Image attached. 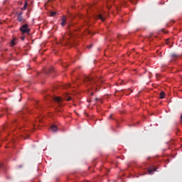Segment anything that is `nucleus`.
<instances>
[{"mask_svg": "<svg viewBox=\"0 0 182 182\" xmlns=\"http://www.w3.org/2000/svg\"><path fill=\"white\" fill-rule=\"evenodd\" d=\"M70 29V33H66L63 36L62 39H60V43L64 46L65 45H73L75 43V40L72 38V29H70V26H68Z\"/></svg>", "mask_w": 182, "mask_h": 182, "instance_id": "1", "label": "nucleus"}, {"mask_svg": "<svg viewBox=\"0 0 182 182\" xmlns=\"http://www.w3.org/2000/svg\"><path fill=\"white\" fill-rule=\"evenodd\" d=\"M96 82H97V80H93L92 78H90L89 77H85L84 78V83L87 86V85H93V83H94V86H99V84L96 83Z\"/></svg>", "mask_w": 182, "mask_h": 182, "instance_id": "2", "label": "nucleus"}, {"mask_svg": "<svg viewBox=\"0 0 182 182\" xmlns=\"http://www.w3.org/2000/svg\"><path fill=\"white\" fill-rule=\"evenodd\" d=\"M51 99H53L54 102H55L58 109L62 107V106H63L62 98H60L59 97H51Z\"/></svg>", "mask_w": 182, "mask_h": 182, "instance_id": "3", "label": "nucleus"}, {"mask_svg": "<svg viewBox=\"0 0 182 182\" xmlns=\"http://www.w3.org/2000/svg\"><path fill=\"white\" fill-rule=\"evenodd\" d=\"M28 24H23L21 28L20 31H22V33H29L31 32V29L28 28Z\"/></svg>", "mask_w": 182, "mask_h": 182, "instance_id": "4", "label": "nucleus"}, {"mask_svg": "<svg viewBox=\"0 0 182 182\" xmlns=\"http://www.w3.org/2000/svg\"><path fill=\"white\" fill-rule=\"evenodd\" d=\"M23 12H20L18 14L17 21L18 22H22V23H25V20L23 19V17L22 16Z\"/></svg>", "mask_w": 182, "mask_h": 182, "instance_id": "5", "label": "nucleus"}, {"mask_svg": "<svg viewBox=\"0 0 182 182\" xmlns=\"http://www.w3.org/2000/svg\"><path fill=\"white\" fill-rule=\"evenodd\" d=\"M171 60H176V59H177V58H178V55H177L176 53H172L171 55Z\"/></svg>", "mask_w": 182, "mask_h": 182, "instance_id": "6", "label": "nucleus"}, {"mask_svg": "<svg viewBox=\"0 0 182 182\" xmlns=\"http://www.w3.org/2000/svg\"><path fill=\"white\" fill-rule=\"evenodd\" d=\"M50 129L55 133L58 132V127L56 125H52Z\"/></svg>", "mask_w": 182, "mask_h": 182, "instance_id": "7", "label": "nucleus"}, {"mask_svg": "<svg viewBox=\"0 0 182 182\" xmlns=\"http://www.w3.org/2000/svg\"><path fill=\"white\" fill-rule=\"evenodd\" d=\"M97 18L98 19H100L102 22H105V19H106V18L103 16L102 14H98Z\"/></svg>", "mask_w": 182, "mask_h": 182, "instance_id": "8", "label": "nucleus"}, {"mask_svg": "<svg viewBox=\"0 0 182 182\" xmlns=\"http://www.w3.org/2000/svg\"><path fill=\"white\" fill-rule=\"evenodd\" d=\"M157 169L156 168H149L148 170V172H149V174H153V173H154V171H156Z\"/></svg>", "mask_w": 182, "mask_h": 182, "instance_id": "9", "label": "nucleus"}, {"mask_svg": "<svg viewBox=\"0 0 182 182\" xmlns=\"http://www.w3.org/2000/svg\"><path fill=\"white\" fill-rule=\"evenodd\" d=\"M65 23H66V17L63 16L62 18V22H61L62 26H65Z\"/></svg>", "mask_w": 182, "mask_h": 182, "instance_id": "10", "label": "nucleus"}, {"mask_svg": "<svg viewBox=\"0 0 182 182\" xmlns=\"http://www.w3.org/2000/svg\"><path fill=\"white\" fill-rule=\"evenodd\" d=\"M164 97H166V92H161L160 93V97H159V98H160V99H164Z\"/></svg>", "mask_w": 182, "mask_h": 182, "instance_id": "11", "label": "nucleus"}, {"mask_svg": "<svg viewBox=\"0 0 182 182\" xmlns=\"http://www.w3.org/2000/svg\"><path fill=\"white\" fill-rule=\"evenodd\" d=\"M16 45V43L15 42V38H14L11 41V44L10 46H15Z\"/></svg>", "mask_w": 182, "mask_h": 182, "instance_id": "12", "label": "nucleus"}, {"mask_svg": "<svg viewBox=\"0 0 182 182\" xmlns=\"http://www.w3.org/2000/svg\"><path fill=\"white\" fill-rule=\"evenodd\" d=\"M27 6H28V1H25V4H24V6H23L22 9L23 11H25V9H26Z\"/></svg>", "mask_w": 182, "mask_h": 182, "instance_id": "13", "label": "nucleus"}, {"mask_svg": "<svg viewBox=\"0 0 182 182\" xmlns=\"http://www.w3.org/2000/svg\"><path fill=\"white\" fill-rule=\"evenodd\" d=\"M65 100H67V102H70V100H72V97H70L69 96H66Z\"/></svg>", "mask_w": 182, "mask_h": 182, "instance_id": "14", "label": "nucleus"}, {"mask_svg": "<svg viewBox=\"0 0 182 182\" xmlns=\"http://www.w3.org/2000/svg\"><path fill=\"white\" fill-rule=\"evenodd\" d=\"M56 15V11H51L50 16H55Z\"/></svg>", "mask_w": 182, "mask_h": 182, "instance_id": "15", "label": "nucleus"}, {"mask_svg": "<svg viewBox=\"0 0 182 182\" xmlns=\"http://www.w3.org/2000/svg\"><path fill=\"white\" fill-rule=\"evenodd\" d=\"M2 167H4V165L2 164V163H0V168H2Z\"/></svg>", "mask_w": 182, "mask_h": 182, "instance_id": "16", "label": "nucleus"}, {"mask_svg": "<svg viewBox=\"0 0 182 182\" xmlns=\"http://www.w3.org/2000/svg\"><path fill=\"white\" fill-rule=\"evenodd\" d=\"M66 87H70V85H66V86L65 87V88H66Z\"/></svg>", "mask_w": 182, "mask_h": 182, "instance_id": "17", "label": "nucleus"}, {"mask_svg": "<svg viewBox=\"0 0 182 182\" xmlns=\"http://www.w3.org/2000/svg\"><path fill=\"white\" fill-rule=\"evenodd\" d=\"M52 70H50V71H46V73H47V75Z\"/></svg>", "mask_w": 182, "mask_h": 182, "instance_id": "18", "label": "nucleus"}, {"mask_svg": "<svg viewBox=\"0 0 182 182\" xmlns=\"http://www.w3.org/2000/svg\"><path fill=\"white\" fill-rule=\"evenodd\" d=\"M21 41H25V37H21Z\"/></svg>", "mask_w": 182, "mask_h": 182, "instance_id": "19", "label": "nucleus"}, {"mask_svg": "<svg viewBox=\"0 0 182 182\" xmlns=\"http://www.w3.org/2000/svg\"><path fill=\"white\" fill-rule=\"evenodd\" d=\"M99 82H100V83H102V82H103V80H99Z\"/></svg>", "mask_w": 182, "mask_h": 182, "instance_id": "20", "label": "nucleus"}, {"mask_svg": "<svg viewBox=\"0 0 182 182\" xmlns=\"http://www.w3.org/2000/svg\"><path fill=\"white\" fill-rule=\"evenodd\" d=\"M90 96H93V92H90Z\"/></svg>", "mask_w": 182, "mask_h": 182, "instance_id": "21", "label": "nucleus"}, {"mask_svg": "<svg viewBox=\"0 0 182 182\" xmlns=\"http://www.w3.org/2000/svg\"><path fill=\"white\" fill-rule=\"evenodd\" d=\"M58 112H62V110L59 109V108L57 109Z\"/></svg>", "mask_w": 182, "mask_h": 182, "instance_id": "22", "label": "nucleus"}, {"mask_svg": "<svg viewBox=\"0 0 182 182\" xmlns=\"http://www.w3.org/2000/svg\"><path fill=\"white\" fill-rule=\"evenodd\" d=\"M112 116H113V115L111 114V115L109 116V119H113V118L112 117Z\"/></svg>", "mask_w": 182, "mask_h": 182, "instance_id": "23", "label": "nucleus"}, {"mask_svg": "<svg viewBox=\"0 0 182 182\" xmlns=\"http://www.w3.org/2000/svg\"><path fill=\"white\" fill-rule=\"evenodd\" d=\"M95 100H100L98 98H95Z\"/></svg>", "mask_w": 182, "mask_h": 182, "instance_id": "24", "label": "nucleus"}, {"mask_svg": "<svg viewBox=\"0 0 182 182\" xmlns=\"http://www.w3.org/2000/svg\"><path fill=\"white\" fill-rule=\"evenodd\" d=\"M132 4H136V2H134V1H132Z\"/></svg>", "mask_w": 182, "mask_h": 182, "instance_id": "25", "label": "nucleus"}, {"mask_svg": "<svg viewBox=\"0 0 182 182\" xmlns=\"http://www.w3.org/2000/svg\"><path fill=\"white\" fill-rule=\"evenodd\" d=\"M157 76H159V74H156V77H157Z\"/></svg>", "mask_w": 182, "mask_h": 182, "instance_id": "26", "label": "nucleus"}]
</instances>
